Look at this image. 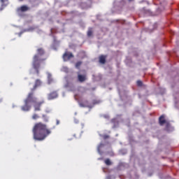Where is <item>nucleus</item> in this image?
Returning <instances> with one entry per match:
<instances>
[{"label": "nucleus", "instance_id": "1", "mask_svg": "<svg viewBox=\"0 0 179 179\" xmlns=\"http://www.w3.org/2000/svg\"><path fill=\"white\" fill-rule=\"evenodd\" d=\"M38 86H41V80L40 79L36 80L34 87L31 90V92L28 94L24 101V104L21 107L22 111H30L31 103L34 104V111H41V106L44 104V100L37 102V99L34 96V90H36Z\"/></svg>", "mask_w": 179, "mask_h": 179}, {"label": "nucleus", "instance_id": "2", "mask_svg": "<svg viewBox=\"0 0 179 179\" xmlns=\"http://www.w3.org/2000/svg\"><path fill=\"white\" fill-rule=\"evenodd\" d=\"M32 132L35 141H44L51 134V130L47 128V124L40 122L34 124Z\"/></svg>", "mask_w": 179, "mask_h": 179}, {"label": "nucleus", "instance_id": "3", "mask_svg": "<svg viewBox=\"0 0 179 179\" xmlns=\"http://www.w3.org/2000/svg\"><path fill=\"white\" fill-rule=\"evenodd\" d=\"M45 54L43 48H38L37 50V54L33 57L32 66L35 69L36 74L40 75V65L47 59V58H43V56Z\"/></svg>", "mask_w": 179, "mask_h": 179}, {"label": "nucleus", "instance_id": "4", "mask_svg": "<svg viewBox=\"0 0 179 179\" xmlns=\"http://www.w3.org/2000/svg\"><path fill=\"white\" fill-rule=\"evenodd\" d=\"M73 54H72V52H68V51H66L64 55H63V59L65 62H66V61H69V59L73 58Z\"/></svg>", "mask_w": 179, "mask_h": 179}, {"label": "nucleus", "instance_id": "5", "mask_svg": "<svg viewBox=\"0 0 179 179\" xmlns=\"http://www.w3.org/2000/svg\"><path fill=\"white\" fill-rule=\"evenodd\" d=\"M78 80L80 83H83L87 80V76L86 74H78Z\"/></svg>", "mask_w": 179, "mask_h": 179}, {"label": "nucleus", "instance_id": "6", "mask_svg": "<svg viewBox=\"0 0 179 179\" xmlns=\"http://www.w3.org/2000/svg\"><path fill=\"white\" fill-rule=\"evenodd\" d=\"M57 97H58V92H57V91L50 92L48 96V100H54V99H57Z\"/></svg>", "mask_w": 179, "mask_h": 179}, {"label": "nucleus", "instance_id": "7", "mask_svg": "<svg viewBox=\"0 0 179 179\" xmlns=\"http://www.w3.org/2000/svg\"><path fill=\"white\" fill-rule=\"evenodd\" d=\"M0 2L1 3V7L0 8L1 10H2L3 8H6V6H8V0H0Z\"/></svg>", "mask_w": 179, "mask_h": 179}, {"label": "nucleus", "instance_id": "8", "mask_svg": "<svg viewBox=\"0 0 179 179\" xmlns=\"http://www.w3.org/2000/svg\"><path fill=\"white\" fill-rule=\"evenodd\" d=\"M107 58V56L101 55V56H99V62L100 64H102L103 65H104V64H106V59Z\"/></svg>", "mask_w": 179, "mask_h": 179}, {"label": "nucleus", "instance_id": "9", "mask_svg": "<svg viewBox=\"0 0 179 179\" xmlns=\"http://www.w3.org/2000/svg\"><path fill=\"white\" fill-rule=\"evenodd\" d=\"M159 125H164L166 124V119H164V115H162L159 118Z\"/></svg>", "mask_w": 179, "mask_h": 179}, {"label": "nucleus", "instance_id": "10", "mask_svg": "<svg viewBox=\"0 0 179 179\" xmlns=\"http://www.w3.org/2000/svg\"><path fill=\"white\" fill-rule=\"evenodd\" d=\"M48 80L49 85H51V83H52V76L50 73H48Z\"/></svg>", "mask_w": 179, "mask_h": 179}, {"label": "nucleus", "instance_id": "11", "mask_svg": "<svg viewBox=\"0 0 179 179\" xmlns=\"http://www.w3.org/2000/svg\"><path fill=\"white\" fill-rule=\"evenodd\" d=\"M21 12H27V10H29V7L27 6H22L20 8Z\"/></svg>", "mask_w": 179, "mask_h": 179}, {"label": "nucleus", "instance_id": "12", "mask_svg": "<svg viewBox=\"0 0 179 179\" xmlns=\"http://www.w3.org/2000/svg\"><path fill=\"white\" fill-rule=\"evenodd\" d=\"M87 34L88 37H92V36H93V29L92 28H90L87 31Z\"/></svg>", "mask_w": 179, "mask_h": 179}, {"label": "nucleus", "instance_id": "13", "mask_svg": "<svg viewBox=\"0 0 179 179\" xmlns=\"http://www.w3.org/2000/svg\"><path fill=\"white\" fill-rule=\"evenodd\" d=\"M104 163L106 164V166H111V164H113L110 159H105Z\"/></svg>", "mask_w": 179, "mask_h": 179}, {"label": "nucleus", "instance_id": "14", "mask_svg": "<svg viewBox=\"0 0 179 179\" xmlns=\"http://www.w3.org/2000/svg\"><path fill=\"white\" fill-rule=\"evenodd\" d=\"M42 118L43 119L44 122H48V117L45 115H42Z\"/></svg>", "mask_w": 179, "mask_h": 179}, {"label": "nucleus", "instance_id": "15", "mask_svg": "<svg viewBox=\"0 0 179 179\" xmlns=\"http://www.w3.org/2000/svg\"><path fill=\"white\" fill-rule=\"evenodd\" d=\"M80 65H82V62H77L76 64V68L79 69V68L80 67Z\"/></svg>", "mask_w": 179, "mask_h": 179}, {"label": "nucleus", "instance_id": "16", "mask_svg": "<svg viewBox=\"0 0 179 179\" xmlns=\"http://www.w3.org/2000/svg\"><path fill=\"white\" fill-rule=\"evenodd\" d=\"M38 118H40V116H38V115L34 113V114L32 115V119H33V120H38Z\"/></svg>", "mask_w": 179, "mask_h": 179}, {"label": "nucleus", "instance_id": "17", "mask_svg": "<svg viewBox=\"0 0 179 179\" xmlns=\"http://www.w3.org/2000/svg\"><path fill=\"white\" fill-rule=\"evenodd\" d=\"M63 71L64 72H66V73H68L69 72V69H68V67H66V66H64V67H63Z\"/></svg>", "mask_w": 179, "mask_h": 179}, {"label": "nucleus", "instance_id": "18", "mask_svg": "<svg viewBox=\"0 0 179 179\" xmlns=\"http://www.w3.org/2000/svg\"><path fill=\"white\" fill-rule=\"evenodd\" d=\"M101 148H104V144L103 143L99 144V145L98 146V150H100Z\"/></svg>", "mask_w": 179, "mask_h": 179}, {"label": "nucleus", "instance_id": "19", "mask_svg": "<svg viewBox=\"0 0 179 179\" xmlns=\"http://www.w3.org/2000/svg\"><path fill=\"white\" fill-rule=\"evenodd\" d=\"M108 138H110V136H108L107 134H105V135L103 136V139H108Z\"/></svg>", "mask_w": 179, "mask_h": 179}, {"label": "nucleus", "instance_id": "20", "mask_svg": "<svg viewBox=\"0 0 179 179\" xmlns=\"http://www.w3.org/2000/svg\"><path fill=\"white\" fill-rule=\"evenodd\" d=\"M137 85H138V86H142L143 83H142L141 80H138V81H137Z\"/></svg>", "mask_w": 179, "mask_h": 179}, {"label": "nucleus", "instance_id": "21", "mask_svg": "<svg viewBox=\"0 0 179 179\" xmlns=\"http://www.w3.org/2000/svg\"><path fill=\"white\" fill-rule=\"evenodd\" d=\"M80 106L81 107H86V105H85V103H80Z\"/></svg>", "mask_w": 179, "mask_h": 179}, {"label": "nucleus", "instance_id": "22", "mask_svg": "<svg viewBox=\"0 0 179 179\" xmlns=\"http://www.w3.org/2000/svg\"><path fill=\"white\" fill-rule=\"evenodd\" d=\"M59 124V120H57V125Z\"/></svg>", "mask_w": 179, "mask_h": 179}, {"label": "nucleus", "instance_id": "23", "mask_svg": "<svg viewBox=\"0 0 179 179\" xmlns=\"http://www.w3.org/2000/svg\"><path fill=\"white\" fill-rule=\"evenodd\" d=\"M103 118H107V115H104Z\"/></svg>", "mask_w": 179, "mask_h": 179}, {"label": "nucleus", "instance_id": "24", "mask_svg": "<svg viewBox=\"0 0 179 179\" xmlns=\"http://www.w3.org/2000/svg\"><path fill=\"white\" fill-rule=\"evenodd\" d=\"M88 103V101H85V104H87Z\"/></svg>", "mask_w": 179, "mask_h": 179}, {"label": "nucleus", "instance_id": "25", "mask_svg": "<svg viewBox=\"0 0 179 179\" xmlns=\"http://www.w3.org/2000/svg\"><path fill=\"white\" fill-rule=\"evenodd\" d=\"M0 103H2V99H0Z\"/></svg>", "mask_w": 179, "mask_h": 179}, {"label": "nucleus", "instance_id": "26", "mask_svg": "<svg viewBox=\"0 0 179 179\" xmlns=\"http://www.w3.org/2000/svg\"><path fill=\"white\" fill-rule=\"evenodd\" d=\"M19 1H23V0H19Z\"/></svg>", "mask_w": 179, "mask_h": 179}]
</instances>
